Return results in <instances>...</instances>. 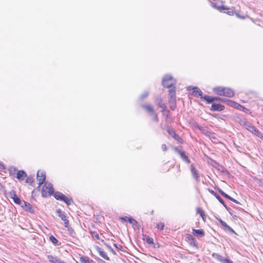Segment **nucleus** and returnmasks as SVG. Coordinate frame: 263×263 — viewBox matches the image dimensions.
<instances>
[{
  "mask_svg": "<svg viewBox=\"0 0 263 263\" xmlns=\"http://www.w3.org/2000/svg\"><path fill=\"white\" fill-rule=\"evenodd\" d=\"M146 242L149 244H154L153 239L149 237H147L146 238Z\"/></svg>",
  "mask_w": 263,
  "mask_h": 263,
  "instance_id": "35",
  "label": "nucleus"
},
{
  "mask_svg": "<svg viewBox=\"0 0 263 263\" xmlns=\"http://www.w3.org/2000/svg\"><path fill=\"white\" fill-rule=\"evenodd\" d=\"M236 16L239 17V18H240L241 19H245V16H240L238 13H235Z\"/></svg>",
  "mask_w": 263,
  "mask_h": 263,
  "instance_id": "42",
  "label": "nucleus"
},
{
  "mask_svg": "<svg viewBox=\"0 0 263 263\" xmlns=\"http://www.w3.org/2000/svg\"><path fill=\"white\" fill-rule=\"evenodd\" d=\"M225 102L227 104H229L230 106L235 107L236 108H238L239 107H240L241 108H243V107L240 105V104L230 100L225 99Z\"/></svg>",
  "mask_w": 263,
  "mask_h": 263,
  "instance_id": "17",
  "label": "nucleus"
},
{
  "mask_svg": "<svg viewBox=\"0 0 263 263\" xmlns=\"http://www.w3.org/2000/svg\"><path fill=\"white\" fill-rule=\"evenodd\" d=\"M219 192H220V193L224 197L235 202H237V201L232 198L231 197H230V196H229L228 195H227V194H226L223 191H222L220 189H219L218 190Z\"/></svg>",
  "mask_w": 263,
  "mask_h": 263,
  "instance_id": "24",
  "label": "nucleus"
},
{
  "mask_svg": "<svg viewBox=\"0 0 263 263\" xmlns=\"http://www.w3.org/2000/svg\"><path fill=\"white\" fill-rule=\"evenodd\" d=\"M27 177L26 173L23 171H18L16 177L20 180H23Z\"/></svg>",
  "mask_w": 263,
  "mask_h": 263,
  "instance_id": "20",
  "label": "nucleus"
},
{
  "mask_svg": "<svg viewBox=\"0 0 263 263\" xmlns=\"http://www.w3.org/2000/svg\"><path fill=\"white\" fill-rule=\"evenodd\" d=\"M224 10H227V11H224V12L228 14L229 15H233V11L231 9L226 8L225 7V9H224Z\"/></svg>",
  "mask_w": 263,
  "mask_h": 263,
  "instance_id": "34",
  "label": "nucleus"
},
{
  "mask_svg": "<svg viewBox=\"0 0 263 263\" xmlns=\"http://www.w3.org/2000/svg\"><path fill=\"white\" fill-rule=\"evenodd\" d=\"M248 130L260 138H263V134L253 126L248 125Z\"/></svg>",
  "mask_w": 263,
  "mask_h": 263,
  "instance_id": "7",
  "label": "nucleus"
},
{
  "mask_svg": "<svg viewBox=\"0 0 263 263\" xmlns=\"http://www.w3.org/2000/svg\"><path fill=\"white\" fill-rule=\"evenodd\" d=\"M57 213L58 214V216L61 219V220L63 221L65 227H68L69 221L67 219L65 213L62 212L60 209L57 210Z\"/></svg>",
  "mask_w": 263,
  "mask_h": 263,
  "instance_id": "6",
  "label": "nucleus"
},
{
  "mask_svg": "<svg viewBox=\"0 0 263 263\" xmlns=\"http://www.w3.org/2000/svg\"><path fill=\"white\" fill-rule=\"evenodd\" d=\"M214 164L215 165H214L215 166H216V165H217L218 167H220L221 168V172H223V168L221 166H219L215 162H214Z\"/></svg>",
  "mask_w": 263,
  "mask_h": 263,
  "instance_id": "44",
  "label": "nucleus"
},
{
  "mask_svg": "<svg viewBox=\"0 0 263 263\" xmlns=\"http://www.w3.org/2000/svg\"><path fill=\"white\" fill-rule=\"evenodd\" d=\"M46 179V174L44 171H38L37 173V181L39 186L43 184Z\"/></svg>",
  "mask_w": 263,
  "mask_h": 263,
  "instance_id": "5",
  "label": "nucleus"
},
{
  "mask_svg": "<svg viewBox=\"0 0 263 263\" xmlns=\"http://www.w3.org/2000/svg\"><path fill=\"white\" fill-rule=\"evenodd\" d=\"M169 133L170 135H172L175 139H177L176 138V137H177V135L173 132H169Z\"/></svg>",
  "mask_w": 263,
  "mask_h": 263,
  "instance_id": "40",
  "label": "nucleus"
},
{
  "mask_svg": "<svg viewBox=\"0 0 263 263\" xmlns=\"http://www.w3.org/2000/svg\"><path fill=\"white\" fill-rule=\"evenodd\" d=\"M143 108H144L147 112H148L150 115L153 116L154 119L155 120L157 121L158 118L152 106L149 105H143Z\"/></svg>",
  "mask_w": 263,
  "mask_h": 263,
  "instance_id": "9",
  "label": "nucleus"
},
{
  "mask_svg": "<svg viewBox=\"0 0 263 263\" xmlns=\"http://www.w3.org/2000/svg\"><path fill=\"white\" fill-rule=\"evenodd\" d=\"M128 221H129V222L130 223H131V224H133V225H135V224H136L137 223V221L135 219H133L132 218H128Z\"/></svg>",
  "mask_w": 263,
  "mask_h": 263,
  "instance_id": "37",
  "label": "nucleus"
},
{
  "mask_svg": "<svg viewBox=\"0 0 263 263\" xmlns=\"http://www.w3.org/2000/svg\"><path fill=\"white\" fill-rule=\"evenodd\" d=\"M211 6L213 8H214L220 11H224V9H225V7L223 6H217L216 4L214 3H211Z\"/></svg>",
  "mask_w": 263,
  "mask_h": 263,
  "instance_id": "26",
  "label": "nucleus"
},
{
  "mask_svg": "<svg viewBox=\"0 0 263 263\" xmlns=\"http://www.w3.org/2000/svg\"><path fill=\"white\" fill-rule=\"evenodd\" d=\"M186 238L188 239V241L191 246L197 247L198 243L196 242L195 238L191 234H187Z\"/></svg>",
  "mask_w": 263,
  "mask_h": 263,
  "instance_id": "13",
  "label": "nucleus"
},
{
  "mask_svg": "<svg viewBox=\"0 0 263 263\" xmlns=\"http://www.w3.org/2000/svg\"><path fill=\"white\" fill-rule=\"evenodd\" d=\"M242 108H241L240 107H239V108H238V109H241Z\"/></svg>",
  "mask_w": 263,
  "mask_h": 263,
  "instance_id": "47",
  "label": "nucleus"
},
{
  "mask_svg": "<svg viewBox=\"0 0 263 263\" xmlns=\"http://www.w3.org/2000/svg\"><path fill=\"white\" fill-rule=\"evenodd\" d=\"M4 168V166L3 164H0V168Z\"/></svg>",
  "mask_w": 263,
  "mask_h": 263,
  "instance_id": "45",
  "label": "nucleus"
},
{
  "mask_svg": "<svg viewBox=\"0 0 263 263\" xmlns=\"http://www.w3.org/2000/svg\"><path fill=\"white\" fill-rule=\"evenodd\" d=\"M191 88L193 89V93L194 95L196 96H200L201 99H203V97H202V92L199 88L197 87H192L191 86H189L187 88L189 90H191Z\"/></svg>",
  "mask_w": 263,
  "mask_h": 263,
  "instance_id": "11",
  "label": "nucleus"
},
{
  "mask_svg": "<svg viewBox=\"0 0 263 263\" xmlns=\"http://www.w3.org/2000/svg\"><path fill=\"white\" fill-rule=\"evenodd\" d=\"M98 252H99V255L102 257H103L104 259H106V260H109V258L108 257V256H107V254L106 252H105L104 251H103L101 249H100V248H98Z\"/></svg>",
  "mask_w": 263,
  "mask_h": 263,
  "instance_id": "22",
  "label": "nucleus"
},
{
  "mask_svg": "<svg viewBox=\"0 0 263 263\" xmlns=\"http://www.w3.org/2000/svg\"><path fill=\"white\" fill-rule=\"evenodd\" d=\"M193 234L197 236L203 237L204 236V232L202 229H193Z\"/></svg>",
  "mask_w": 263,
  "mask_h": 263,
  "instance_id": "21",
  "label": "nucleus"
},
{
  "mask_svg": "<svg viewBox=\"0 0 263 263\" xmlns=\"http://www.w3.org/2000/svg\"><path fill=\"white\" fill-rule=\"evenodd\" d=\"M91 233L92 237L94 239H95L96 240L99 239V238H99V235L98 233L97 232L93 231V232H92Z\"/></svg>",
  "mask_w": 263,
  "mask_h": 263,
  "instance_id": "29",
  "label": "nucleus"
},
{
  "mask_svg": "<svg viewBox=\"0 0 263 263\" xmlns=\"http://www.w3.org/2000/svg\"><path fill=\"white\" fill-rule=\"evenodd\" d=\"M209 191L211 194L215 196V197L219 200V201L220 203H221L227 208V206L225 205L223 200L221 199L219 195H217L213 190L211 189H209Z\"/></svg>",
  "mask_w": 263,
  "mask_h": 263,
  "instance_id": "19",
  "label": "nucleus"
},
{
  "mask_svg": "<svg viewBox=\"0 0 263 263\" xmlns=\"http://www.w3.org/2000/svg\"><path fill=\"white\" fill-rule=\"evenodd\" d=\"M148 96V92L145 91L141 95L140 97L142 99H144L146 98Z\"/></svg>",
  "mask_w": 263,
  "mask_h": 263,
  "instance_id": "36",
  "label": "nucleus"
},
{
  "mask_svg": "<svg viewBox=\"0 0 263 263\" xmlns=\"http://www.w3.org/2000/svg\"><path fill=\"white\" fill-rule=\"evenodd\" d=\"M224 109V106L220 104L214 103L212 105L211 110L212 111H221Z\"/></svg>",
  "mask_w": 263,
  "mask_h": 263,
  "instance_id": "15",
  "label": "nucleus"
},
{
  "mask_svg": "<svg viewBox=\"0 0 263 263\" xmlns=\"http://www.w3.org/2000/svg\"><path fill=\"white\" fill-rule=\"evenodd\" d=\"M11 196L13 199V201L16 203L20 205H22V201L21 199L17 196L15 192L13 191L11 193Z\"/></svg>",
  "mask_w": 263,
  "mask_h": 263,
  "instance_id": "18",
  "label": "nucleus"
},
{
  "mask_svg": "<svg viewBox=\"0 0 263 263\" xmlns=\"http://www.w3.org/2000/svg\"><path fill=\"white\" fill-rule=\"evenodd\" d=\"M197 213H198L200 215V216L202 217V219L203 220H204L205 215H204V212L200 208H198L197 209Z\"/></svg>",
  "mask_w": 263,
  "mask_h": 263,
  "instance_id": "30",
  "label": "nucleus"
},
{
  "mask_svg": "<svg viewBox=\"0 0 263 263\" xmlns=\"http://www.w3.org/2000/svg\"><path fill=\"white\" fill-rule=\"evenodd\" d=\"M50 239V240L54 244V245H56L58 242V239L55 237H54L53 236H51L49 238Z\"/></svg>",
  "mask_w": 263,
  "mask_h": 263,
  "instance_id": "31",
  "label": "nucleus"
},
{
  "mask_svg": "<svg viewBox=\"0 0 263 263\" xmlns=\"http://www.w3.org/2000/svg\"><path fill=\"white\" fill-rule=\"evenodd\" d=\"M21 206L25 211L27 212H30L31 213L34 212L32 205L28 202L23 201Z\"/></svg>",
  "mask_w": 263,
  "mask_h": 263,
  "instance_id": "10",
  "label": "nucleus"
},
{
  "mask_svg": "<svg viewBox=\"0 0 263 263\" xmlns=\"http://www.w3.org/2000/svg\"><path fill=\"white\" fill-rule=\"evenodd\" d=\"M176 83L175 80L170 75H166L162 80V85L166 87H171Z\"/></svg>",
  "mask_w": 263,
  "mask_h": 263,
  "instance_id": "4",
  "label": "nucleus"
},
{
  "mask_svg": "<svg viewBox=\"0 0 263 263\" xmlns=\"http://www.w3.org/2000/svg\"><path fill=\"white\" fill-rule=\"evenodd\" d=\"M54 189L50 183L46 182L42 188V194L44 197H47L51 195Z\"/></svg>",
  "mask_w": 263,
  "mask_h": 263,
  "instance_id": "3",
  "label": "nucleus"
},
{
  "mask_svg": "<svg viewBox=\"0 0 263 263\" xmlns=\"http://www.w3.org/2000/svg\"><path fill=\"white\" fill-rule=\"evenodd\" d=\"M169 97H170V102H172L173 104L176 102V92L175 90L173 89H171L169 91Z\"/></svg>",
  "mask_w": 263,
  "mask_h": 263,
  "instance_id": "12",
  "label": "nucleus"
},
{
  "mask_svg": "<svg viewBox=\"0 0 263 263\" xmlns=\"http://www.w3.org/2000/svg\"><path fill=\"white\" fill-rule=\"evenodd\" d=\"M222 262H223V263H233L232 260H229L227 258H224V259L223 260V261Z\"/></svg>",
  "mask_w": 263,
  "mask_h": 263,
  "instance_id": "38",
  "label": "nucleus"
},
{
  "mask_svg": "<svg viewBox=\"0 0 263 263\" xmlns=\"http://www.w3.org/2000/svg\"><path fill=\"white\" fill-rule=\"evenodd\" d=\"M48 260L52 263H62V261L57 256L48 255L47 256Z\"/></svg>",
  "mask_w": 263,
  "mask_h": 263,
  "instance_id": "14",
  "label": "nucleus"
},
{
  "mask_svg": "<svg viewBox=\"0 0 263 263\" xmlns=\"http://www.w3.org/2000/svg\"><path fill=\"white\" fill-rule=\"evenodd\" d=\"M161 148L163 151H166L167 150V147L166 145L164 144H163L161 145Z\"/></svg>",
  "mask_w": 263,
  "mask_h": 263,
  "instance_id": "39",
  "label": "nucleus"
},
{
  "mask_svg": "<svg viewBox=\"0 0 263 263\" xmlns=\"http://www.w3.org/2000/svg\"><path fill=\"white\" fill-rule=\"evenodd\" d=\"M191 172L194 178L197 180L199 177L198 175V171L195 168V167L193 165H191Z\"/></svg>",
  "mask_w": 263,
  "mask_h": 263,
  "instance_id": "25",
  "label": "nucleus"
},
{
  "mask_svg": "<svg viewBox=\"0 0 263 263\" xmlns=\"http://www.w3.org/2000/svg\"><path fill=\"white\" fill-rule=\"evenodd\" d=\"M225 102L227 104H229L230 106L235 107L236 108H238L239 107H240L241 108H243V107L240 105V104L230 100L225 99Z\"/></svg>",
  "mask_w": 263,
  "mask_h": 263,
  "instance_id": "16",
  "label": "nucleus"
},
{
  "mask_svg": "<svg viewBox=\"0 0 263 263\" xmlns=\"http://www.w3.org/2000/svg\"><path fill=\"white\" fill-rule=\"evenodd\" d=\"M157 227L158 229L162 230L164 227V224L162 222H159L157 224Z\"/></svg>",
  "mask_w": 263,
  "mask_h": 263,
  "instance_id": "33",
  "label": "nucleus"
},
{
  "mask_svg": "<svg viewBox=\"0 0 263 263\" xmlns=\"http://www.w3.org/2000/svg\"><path fill=\"white\" fill-rule=\"evenodd\" d=\"M114 245L116 248H117V245H116V244L114 243Z\"/></svg>",
  "mask_w": 263,
  "mask_h": 263,
  "instance_id": "46",
  "label": "nucleus"
},
{
  "mask_svg": "<svg viewBox=\"0 0 263 263\" xmlns=\"http://www.w3.org/2000/svg\"><path fill=\"white\" fill-rule=\"evenodd\" d=\"M220 222L221 223V224L223 226V227H225L226 228H227L229 230L233 231V230L232 229V228L231 227H230L227 223L226 222H225L224 221H222V220H220Z\"/></svg>",
  "mask_w": 263,
  "mask_h": 263,
  "instance_id": "32",
  "label": "nucleus"
},
{
  "mask_svg": "<svg viewBox=\"0 0 263 263\" xmlns=\"http://www.w3.org/2000/svg\"><path fill=\"white\" fill-rule=\"evenodd\" d=\"M171 105V108L172 109H174L175 108V106H176V102H175L174 104H173L172 102H170Z\"/></svg>",
  "mask_w": 263,
  "mask_h": 263,
  "instance_id": "41",
  "label": "nucleus"
},
{
  "mask_svg": "<svg viewBox=\"0 0 263 263\" xmlns=\"http://www.w3.org/2000/svg\"><path fill=\"white\" fill-rule=\"evenodd\" d=\"M203 99L206 101L208 103H211L214 101H221L225 102L226 99H221L219 97H212L211 96L205 95L203 97Z\"/></svg>",
  "mask_w": 263,
  "mask_h": 263,
  "instance_id": "8",
  "label": "nucleus"
},
{
  "mask_svg": "<svg viewBox=\"0 0 263 263\" xmlns=\"http://www.w3.org/2000/svg\"><path fill=\"white\" fill-rule=\"evenodd\" d=\"M54 197L57 200L64 201L68 205H70L73 203V200L71 198L66 196L61 192H55L54 194Z\"/></svg>",
  "mask_w": 263,
  "mask_h": 263,
  "instance_id": "2",
  "label": "nucleus"
},
{
  "mask_svg": "<svg viewBox=\"0 0 263 263\" xmlns=\"http://www.w3.org/2000/svg\"><path fill=\"white\" fill-rule=\"evenodd\" d=\"M110 249L111 251H113V250H112V249H111V248H110Z\"/></svg>",
  "mask_w": 263,
  "mask_h": 263,
  "instance_id": "48",
  "label": "nucleus"
},
{
  "mask_svg": "<svg viewBox=\"0 0 263 263\" xmlns=\"http://www.w3.org/2000/svg\"><path fill=\"white\" fill-rule=\"evenodd\" d=\"M128 218L127 217H121V219L123 220V221H126V220H128Z\"/></svg>",
  "mask_w": 263,
  "mask_h": 263,
  "instance_id": "43",
  "label": "nucleus"
},
{
  "mask_svg": "<svg viewBox=\"0 0 263 263\" xmlns=\"http://www.w3.org/2000/svg\"><path fill=\"white\" fill-rule=\"evenodd\" d=\"M215 93L219 96H224L227 97H232L234 96L233 90L229 88L217 87L213 88Z\"/></svg>",
  "mask_w": 263,
  "mask_h": 263,
  "instance_id": "1",
  "label": "nucleus"
},
{
  "mask_svg": "<svg viewBox=\"0 0 263 263\" xmlns=\"http://www.w3.org/2000/svg\"><path fill=\"white\" fill-rule=\"evenodd\" d=\"M179 154L184 161L186 162L187 163H190V160L188 159V157L185 155V153L184 152L179 151Z\"/></svg>",
  "mask_w": 263,
  "mask_h": 263,
  "instance_id": "23",
  "label": "nucleus"
},
{
  "mask_svg": "<svg viewBox=\"0 0 263 263\" xmlns=\"http://www.w3.org/2000/svg\"><path fill=\"white\" fill-rule=\"evenodd\" d=\"M213 256L221 262H223V260L224 259V257L217 254H213Z\"/></svg>",
  "mask_w": 263,
  "mask_h": 263,
  "instance_id": "28",
  "label": "nucleus"
},
{
  "mask_svg": "<svg viewBox=\"0 0 263 263\" xmlns=\"http://www.w3.org/2000/svg\"><path fill=\"white\" fill-rule=\"evenodd\" d=\"M80 261L81 263H90L89 258L86 256H82L80 258Z\"/></svg>",
  "mask_w": 263,
  "mask_h": 263,
  "instance_id": "27",
  "label": "nucleus"
},
{
  "mask_svg": "<svg viewBox=\"0 0 263 263\" xmlns=\"http://www.w3.org/2000/svg\"><path fill=\"white\" fill-rule=\"evenodd\" d=\"M62 263H64V262L62 261Z\"/></svg>",
  "mask_w": 263,
  "mask_h": 263,
  "instance_id": "49",
  "label": "nucleus"
}]
</instances>
